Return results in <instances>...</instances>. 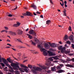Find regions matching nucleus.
I'll return each mask as SVG.
<instances>
[{"mask_svg":"<svg viewBox=\"0 0 74 74\" xmlns=\"http://www.w3.org/2000/svg\"><path fill=\"white\" fill-rule=\"evenodd\" d=\"M1 64L2 67H4V66H5V64H4L3 63H1Z\"/></svg>","mask_w":74,"mask_h":74,"instance_id":"09e8293b","label":"nucleus"},{"mask_svg":"<svg viewBox=\"0 0 74 74\" xmlns=\"http://www.w3.org/2000/svg\"><path fill=\"white\" fill-rule=\"evenodd\" d=\"M19 70L21 72H25V71L26 73L28 72V70L26 69H23V68H19Z\"/></svg>","mask_w":74,"mask_h":74,"instance_id":"39448f33","label":"nucleus"},{"mask_svg":"<svg viewBox=\"0 0 74 74\" xmlns=\"http://www.w3.org/2000/svg\"><path fill=\"white\" fill-rule=\"evenodd\" d=\"M35 42H36V43H37V44H38L40 43V41H39V40L37 39H35Z\"/></svg>","mask_w":74,"mask_h":74,"instance_id":"412c9836","label":"nucleus"},{"mask_svg":"<svg viewBox=\"0 0 74 74\" xmlns=\"http://www.w3.org/2000/svg\"><path fill=\"white\" fill-rule=\"evenodd\" d=\"M56 68L57 70H60V69H62V68L59 66H56Z\"/></svg>","mask_w":74,"mask_h":74,"instance_id":"c756f323","label":"nucleus"},{"mask_svg":"<svg viewBox=\"0 0 74 74\" xmlns=\"http://www.w3.org/2000/svg\"><path fill=\"white\" fill-rule=\"evenodd\" d=\"M34 32V31H33V29H31L30 30V31H29V33L30 34H33V33Z\"/></svg>","mask_w":74,"mask_h":74,"instance_id":"4be33fe9","label":"nucleus"},{"mask_svg":"<svg viewBox=\"0 0 74 74\" xmlns=\"http://www.w3.org/2000/svg\"><path fill=\"white\" fill-rule=\"evenodd\" d=\"M64 46L65 47H66V48H68V47H69L67 46V44H65Z\"/></svg>","mask_w":74,"mask_h":74,"instance_id":"0e129e2a","label":"nucleus"},{"mask_svg":"<svg viewBox=\"0 0 74 74\" xmlns=\"http://www.w3.org/2000/svg\"><path fill=\"white\" fill-rule=\"evenodd\" d=\"M68 30L70 32H71V31H72V29H71V26H69L68 28Z\"/></svg>","mask_w":74,"mask_h":74,"instance_id":"7c9ffc66","label":"nucleus"},{"mask_svg":"<svg viewBox=\"0 0 74 74\" xmlns=\"http://www.w3.org/2000/svg\"><path fill=\"white\" fill-rule=\"evenodd\" d=\"M21 66L22 67H23V68H26V69H28V67H27V66H25L23 64L21 65Z\"/></svg>","mask_w":74,"mask_h":74,"instance_id":"5701e85b","label":"nucleus"},{"mask_svg":"<svg viewBox=\"0 0 74 74\" xmlns=\"http://www.w3.org/2000/svg\"><path fill=\"white\" fill-rule=\"evenodd\" d=\"M50 2L51 4H53V2H52V1L51 0H50Z\"/></svg>","mask_w":74,"mask_h":74,"instance_id":"052dcab7","label":"nucleus"},{"mask_svg":"<svg viewBox=\"0 0 74 74\" xmlns=\"http://www.w3.org/2000/svg\"><path fill=\"white\" fill-rule=\"evenodd\" d=\"M36 32H33V33H32V35L33 36H36Z\"/></svg>","mask_w":74,"mask_h":74,"instance_id":"c85d7f7f","label":"nucleus"},{"mask_svg":"<svg viewBox=\"0 0 74 74\" xmlns=\"http://www.w3.org/2000/svg\"><path fill=\"white\" fill-rule=\"evenodd\" d=\"M60 66L61 67H64V65L62 64H60Z\"/></svg>","mask_w":74,"mask_h":74,"instance_id":"37998d69","label":"nucleus"},{"mask_svg":"<svg viewBox=\"0 0 74 74\" xmlns=\"http://www.w3.org/2000/svg\"><path fill=\"white\" fill-rule=\"evenodd\" d=\"M51 69L52 71H56V67L54 66L53 67H51Z\"/></svg>","mask_w":74,"mask_h":74,"instance_id":"dca6fc26","label":"nucleus"},{"mask_svg":"<svg viewBox=\"0 0 74 74\" xmlns=\"http://www.w3.org/2000/svg\"><path fill=\"white\" fill-rule=\"evenodd\" d=\"M1 60H2V59H1V58H0V62H2V61Z\"/></svg>","mask_w":74,"mask_h":74,"instance_id":"e2e57ef3","label":"nucleus"},{"mask_svg":"<svg viewBox=\"0 0 74 74\" xmlns=\"http://www.w3.org/2000/svg\"><path fill=\"white\" fill-rule=\"evenodd\" d=\"M17 41H19V42H21V43H22V44H23V42L21 41V40H20L17 39Z\"/></svg>","mask_w":74,"mask_h":74,"instance_id":"49530a36","label":"nucleus"},{"mask_svg":"<svg viewBox=\"0 0 74 74\" xmlns=\"http://www.w3.org/2000/svg\"><path fill=\"white\" fill-rule=\"evenodd\" d=\"M32 69H32L31 71L34 73H36V71H41L42 70V69H41V68L38 67L36 68V66L32 67Z\"/></svg>","mask_w":74,"mask_h":74,"instance_id":"f03ea898","label":"nucleus"},{"mask_svg":"<svg viewBox=\"0 0 74 74\" xmlns=\"http://www.w3.org/2000/svg\"><path fill=\"white\" fill-rule=\"evenodd\" d=\"M65 66H66V67H74V66L70 64H67L65 65Z\"/></svg>","mask_w":74,"mask_h":74,"instance_id":"ddd939ff","label":"nucleus"},{"mask_svg":"<svg viewBox=\"0 0 74 74\" xmlns=\"http://www.w3.org/2000/svg\"><path fill=\"white\" fill-rule=\"evenodd\" d=\"M6 30H4L1 31V33H3V32H5Z\"/></svg>","mask_w":74,"mask_h":74,"instance_id":"8fccbe9b","label":"nucleus"},{"mask_svg":"<svg viewBox=\"0 0 74 74\" xmlns=\"http://www.w3.org/2000/svg\"><path fill=\"white\" fill-rule=\"evenodd\" d=\"M7 42L8 41L9 42H10V41H11L10 40H9V39H8L7 40Z\"/></svg>","mask_w":74,"mask_h":74,"instance_id":"774afa93","label":"nucleus"},{"mask_svg":"<svg viewBox=\"0 0 74 74\" xmlns=\"http://www.w3.org/2000/svg\"><path fill=\"white\" fill-rule=\"evenodd\" d=\"M54 63H56V62H58V61L55 60L53 61Z\"/></svg>","mask_w":74,"mask_h":74,"instance_id":"6e6d98bb","label":"nucleus"},{"mask_svg":"<svg viewBox=\"0 0 74 74\" xmlns=\"http://www.w3.org/2000/svg\"><path fill=\"white\" fill-rule=\"evenodd\" d=\"M52 58H53L54 60H58L59 59V58L56 57H52Z\"/></svg>","mask_w":74,"mask_h":74,"instance_id":"a878e982","label":"nucleus"},{"mask_svg":"<svg viewBox=\"0 0 74 74\" xmlns=\"http://www.w3.org/2000/svg\"><path fill=\"white\" fill-rule=\"evenodd\" d=\"M30 7H31L33 8L34 9V10H36V8H37L36 6L35 5H32L30 6Z\"/></svg>","mask_w":74,"mask_h":74,"instance_id":"6ab92c4d","label":"nucleus"},{"mask_svg":"<svg viewBox=\"0 0 74 74\" xmlns=\"http://www.w3.org/2000/svg\"><path fill=\"white\" fill-rule=\"evenodd\" d=\"M62 62L63 63H67V61H66L65 60H62Z\"/></svg>","mask_w":74,"mask_h":74,"instance_id":"58836bf2","label":"nucleus"},{"mask_svg":"<svg viewBox=\"0 0 74 74\" xmlns=\"http://www.w3.org/2000/svg\"><path fill=\"white\" fill-rule=\"evenodd\" d=\"M27 35L29 36L28 38H29V39H32V38H33V36H31V35H29V34H27Z\"/></svg>","mask_w":74,"mask_h":74,"instance_id":"b1692460","label":"nucleus"},{"mask_svg":"<svg viewBox=\"0 0 74 74\" xmlns=\"http://www.w3.org/2000/svg\"><path fill=\"white\" fill-rule=\"evenodd\" d=\"M48 44H50V45L51 47H53V48H55V47H57L56 45V44H55L54 43H51V42H49Z\"/></svg>","mask_w":74,"mask_h":74,"instance_id":"0eeeda50","label":"nucleus"},{"mask_svg":"<svg viewBox=\"0 0 74 74\" xmlns=\"http://www.w3.org/2000/svg\"><path fill=\"white\" fill-rule=\"evenodd\" d=\"M14 70H18V69L16 68H14Z\"/></svg>","mask_w":74,"mask_h":74,"instance_id":"603ef678","label":"nucleus"},{"mask_svg":"<svg viewBox=\"0 0 74 74\" xmlns=\"http://www.w3.org/2000/svg\"><path fill=\"white\" fill-rule=\"evenodd\" d=\"M45 47L46 49H49V45L48 43H45Z\"/></svg>","mask_w":74,"mask_h":74,"instance_id":"9d476101","label":"nucleus"},{"mask_svg":"<svg viewBox=\"0 0 74 74\" xmlns=\"http://www.w3.org/2000/svg\"><path fill=\"white\" fill-rule=\"evenodd\" d=\"M12 48V49L13 50V51H16V49L12 48Z\"/></svg>","mask_w":74,"mask_h":74,"instance_id":"5fc2aeb1","label":"nucleus"},{"mask_svg":"<svg viewBox=\"0 0 74 74\" xmlns=\"http://www.w3.org/2000/svg\"><path fill=\"white\" fill-rule=\"evenodd\" d=\"M8 32H9L8 33H9V34H10L11 35H12V32H13L12 31H8Z\"/></svg>","mask_w":74,"mask_h":74,"instance_id":"4c0bfd02","label":"nucleus"},{"mask_svg":"<svg viewBox=\"0 0 74 74\" xmlns=\"http://www.w3.org/2000/svg\"><path fill=\"white\" fill-rule=\"evenodd\" d=\"M7 60L9 63H11L10 65L12 67H16L17 68H19V66H18V64H15L12 62V61L10 60V58H9L7 59Z\"/></svg>","mask_w":74,"mask_h":74,"instance_id":"f257e3e1","label":"nucleus"},{"mask_svg":"<svg viewBox=\"0 0 74 74\" xmlns=\"http://www.w3.org/2000/svg\"><path fill=\"white\" fill-rule=\"evenodd\" d=\"M72 61L73 62H74V58H73L72 59Z\"/></svg>","mask_w":74,"mask_h":74,"instance_id":"13d9d810","label":"nucleus"},{"mask_svg":"<svg viewBox=\"0 0 74 74\" xmlns=\"http://www.w3.org/2000/svg\"><path fill=\"white\" fill-rule=\"evenodd\" d=\"M16 33L13 32H12V36H15L16 35Z\"/></svg>","mask_w":74,"mask_h":74,"instance_id":"e433bc0d","label":"nucleus"},{"mask_svg":"<svg viewBox=\"0 0 74 74\" xmlns=\"http://www.w3.org/2000/svg\"><path fill=\"white\" fill-rule=\"evenodd\" d=\"M50 63L49 64H46V65H47V66H49L50 65Z\"/></svg>","mask_w":74,"mask_h":74,"instance_id":"680f3d73","label":"nucleus"},{"mask_svg":"<svg viewBox=\"0 0 74 74\" xmlns=\"http://www.w3.org/2000/svg\"><path fill=\"white\" fill-rule=\"evenodd\" d=\"M17 33L18 34H22L23 32L22 31L19 29L17 30Z\"/></svg>","mask_w":74,"mask_h":74,"instance_id":"9b49d317","label":"nucleus"},{"mask_svg":"<svg viewBox=\"0 0 74 74\" xmlns=\"http://www.w3.org/2000/svg\"><path fill=\"white\" fill-rule=\"evenodd\" d=\"M74 36L73 35H71L69 37V39H70V40H74Z\"/></svg>","mask_w":74,"mask_h":74,"instance_id":"2eb2a0df","label":"nucleus"},{"mask_svg":"<svg viewBox=\"0 0 74 74\" xmlns=\"http://www.w3.org/2000/svg\"><path fill=\"white\" fill-rule=\"evenodd\" d=\"M47 52L48 53H49V56H55V54L54 53H53L51 51H47Z\"/></svg>","mask_w":74,"mask_h":74,"instance_id":"423d86ee","label":"nucleus"},{"mask_svg":"<svg viewBox=\"0 0 74 74\" xmlns=\"http://www.w3.org/2000/svg\"><path fill=\"white\" fill-rule=\"evenodd\" d=\"M2 59L3 61V63L5 64L8 67H9V68L10 69H12V68L11 66L10 65L8 64V61L5 58H2Z\"/></svg>","mask_w":74,"mask_h":74,"instance_id":"7ed1b4c3","label":"nucleus"},{"mask_svg":"<svg viewBox=\"0 0 74 74\" xmlns=\"http://www.w3.org/2000/svg\"><path fill=\"white\" fill-rule=\"evenodd\" d=\"M38 47L39 48H41V45H38Z\"/></svg>","mask_w":74,"mask_h":74,"instance_id":"bf43d9fd","label":"nucleus"},{"mask_svg":"<svg viewBox=\"0 0 74 74\" xmlns=\"http://www.w3.org/2000/svg\"><path fill=\"white\" fill-rule=\"evenodd\" d=\"M8 16L9 17H12V14H10V13H8Z\"/></svg>","mask_w":74,"mask_h":74,"instance_id":"a19ab883","label":"nucleus"},{"mask_svg":"<svg viewBox=\"0 0 74 74\" xmlns=\"http://www.w3.org/2000/svg\"><path fill=\"white\" fill-rule=\"evenodd\" d=\"M62 46H60L59 47H58V49L59 50H62Z\"/></svg>","mask_w":74,"mask_h":74,"instance_id":"f704fd0d","label":"nucleus"},{"mask_svg":"<svg viewBox=\"0 0 74 74\" xmlns=\"http://www.w3.org/2000/svg\"><path fill=\"white\" fill-rule=\"evenodd\" d=\"M60 4L62 7H63V6H64V3H63V2H62V4L61 2L60 3Z\"/></svg>","mask_w":74,"mask_h":74,"instance_id":"ea45409f","label":"nucleus"},{"mask_svg":"<svg viewBox=\"0 0 74 74\" xmlns=\"http://www.w3.org/2000/svg\"><path fill=\"white\" fill-rule=\"evenodd\" d=\"M66 10H64V11H63V12L64 13V14H63V16H67V14H66Z\"/></svg>","mask_w":74,"mask_h":74,"instance_id":"f3484780","label":"nucleus"},{"mask_svg":"<svg viewBox=\"0 0 74 74\" xmlns=\"http://www.w3.org/2000/svg\"><path fill=\"white\" fill-rule=\"evenodd\" d=\"M41 51H43V54L44 56H47V52H46V51H47V50L44 48H43L41 49Z\"/></svg>","mask_w":74,"mask_h":74,"instance_id":"20e7f679","label":"nucleus"},{"mask_svg":"<svg viewBox=\"0 0 74 74\" xmlns=\"http://www.w3.org/2000/svg\"><path fill=\"white\" fill-rule=\"evenodd\" d=\"M71 47L73 49H74V45L73 44H71Z\"/></svg>","mask_w":74,"mask_h":74,"instance_id":"de8ad7c7","label":"nucleus"},{"mask_svg":"<svg viewBox=\"0 0 74 74\" xmlns=\"http://www.w3.org/2000/svg\"><path fill=\"white\" fill-rule=\"evenodd\" d=\"M20 25V23H19L18 22H17V24H14V27H18V26H19Z\"/></svg>","mask_w":74,"mask_h":74,"instance_id":"4468645a","label":"nucleus"},{"mask_svg":"<svg viewBox=\"0 0 74 74\" xmlns=\"http://www.w3.org/2000/svg\"><path fill=\"white\" fill-rule=\"evenodd\" d=\"M46 72L48 74H50L51 73V70H48Z\"/></svg>","mask_w":74,"mask_h":74,"instance_id":"2f4dec72","label":"nucleus"},{"mask_svg":"<svg viewBox=\"0 0 74 74\" xmlns=\"http://www.w3.org/2000/svg\"><path fill=\"white\" fill-rule=\"evenodd\" d=\"M51 20H48L46 21V24L47 25H49L50 23H51Z\"/></svg>","mask_w":74,"mask_h":74,"instance_id":"a211bd4d","label":"nucleus"},{"mask_svg":"<svg viewBox=\"0 0 74 74\" xmlns=\"http://www.w3.org/2000/svg\"><path fill=\"white\" fill-rule=\"evenodd\" d=\"M36 14H41V12H36Z\"/></svg>","mask_w":74,"mask_h":74,"instance_id":"3c124183","label":"nucleus"},{"mask_svg":"<svg viewBox=\"0 0 74 74\" xmlns=\"http://www.w3.org/2000/svg\"><path fill=\"white\" fill-rule=\"evenodd\" d=\"M66 43L68 44H69V45H70L71 44V42L69 40H68V41H66Z\"/></svg>","mask_w":74,"mask_h":74,"instance_id":"473e14b6","label":"nucleus"},{"mask_svg":"<svg viewBox=\"0 0 74 74\" xmlns=\"http://www.w3.org/2000/svg\"><path fill=\"white\" fill-rule=\"evenodd\" d=\"M11 69V70H10V72H11V73H14V71L13 70H12V69Z\"/></svg>","mask_w":74,"mask_h":74,"instance_id":"a18cd8bd","label":"nucleus"},{"mask_svg":"<svg viewBox=\"0 0 74 74\" xmlns=\"http://www.w3.org/2000/svg\"><path fill=\"white\" fill-rule=\"evenodd\" d=\"M70 53V50L66 51L64 52V53H65L66 54L67 53Z\"/></svg>","mask_w":74,"mask_h":74,"instance_id":"393cba45","label":"nucleus"},{"mask_svg":"<svg viewBox=\"0 0 74 74\" xmlns=\"http://www.w3.org/2000/svg\"><path fill=\"white\" fill-rule=\"evenodd\" d=\"M30 51H31V52L32 53H34V50H30Z\"/></svg>","mask_w":74,"mask_h":74,"instance_id":"864d4df0","label":"nucleus"},{"mask_svg":"<svg viewBox=\"0 0 74 74\" xmlns=\"http://www.w3.org/2000/svg\"><path fill=\"white\" fill-rule=\"evenodd\" d=\"M28 67L29 68H30V69H32V66L31 65H28Z\"/></svg>","mask_w":74,"mask_h":74,"instance_id":"72a5a7b5","label":"nucleus"},{"mask_svg":"<svg viewBox=\"0 0 74 74\" xmlns=\"http://www.w3.org/2000/svg\"><path fill=\"white\" fill-rule=\"evenodd\" d=\"M57 72L58 73H64V72H65V71L64 70L60 69L57 71Z\"/></svg>","mask_w":74,"mask_h":74,"instance_id":"f8f14e48","label":"nucleus"},{"mask_svg":"<svg viewBox=\"0 0 74 74\" xmlns=\"http://www.w3.org/2000/svg\"><path fill=\"white\" fill-rule=\"evenodd\" d=\"M26 15L27 16H33V14H32V13L29 12H26Z\"/></svg>","mask_w":74,"mask_h":74,"instance_id":"6e6552de","label":"nucleus"},{"mask_svg":"<svg viewBox=\"0 0 74 74\" xmlns=\"http://www.w3.org/2000/svg\"><path fill=\"white\" fill-rule=\"evenodd\" d=\"M23 15L24 16H26V15H26V13H24L23 14Z\"/></svg>","mask_w":74,"mask_h":74,"instance_id":"338daca9","label":"nucleus"},{"mask_svg":"<svg viewBox=\"0 0 74 74\" xmlns=\"http://www.w3.org/2000/svg\"><path fill=\"white\" fill-rule=\"evenodd\" d=\"M70 56H73L74 55V54L73 53H70Z\"/></svg>","mask_w":74,"mask_h":74,"instance_id":"4d7b16f0","label":"nucleus"},{"mask_svg":"<svg viewBox=\"0 0 74 74\" xmlns=\"http://www.w3.org/2000/svg\"><path fill=\"white\" fill-rule=\"evenodd\" d=\"M67 38H68V36H67V34L65 35L64 37V40L65 41H66V40H67Z\"/></svg>","mask_w":74,"mask_h":74,"instance_id":"aec40b11","label":"nucleus"},{"mask_svg":"<svg viewBox=\"0 0 74 74\" xmlns=\"http://www.w3.org/2000/svg\"><path fill=\"white\" fill-rule=\"evenodd\" d=\"M30 42H32V45H36V43L32 41V40H30Z\"/></svg>","mask_w":74,"mask_h":74,"instance_id":"bb28decb","label":"nucleus"},{"mask_svg":"<svg viewBox=\"0 0 74 74\" xmlns=\"http://www.w3.org/2000/svg\"><path fill=\"white\" fill-rule=\"evenodd\" d=\"M42 67L43 70H45V69H47V67Z\"/></svg>","mask_w":74,"mask_h":74,"instance_id":"79ce46f5","label":"nucleus"},{"mask_svg":"<svg viewBox=\"0 0 74 74\" xmlns=\"http://www.w3.org/2000/svg\"><path fill=\"white\" fill-rule=\"evenodd\" d=\"M51 57V58H49V60H50V61H53V59Z\"/></svg>","mask_w":74,"mask_h":74,"instance_id":"c9c22d12","label":"nucleus"},{"mask_svg":"<svg viewBox=\"0 0 74 74\" xmlns=\"http://www.w3.org/2000/svg\"><path fill=\"white\" fill-rule=\"evenodd\" d=\"M65 50L66 47H62V49H61V52H62V53H64L65 51H66Z\"/></svg>","mask_w":74,"mask_h":74,"instance_id":"1a4fd4ad","label":"nucleus"},{"mask_svg":"<svg viewBox=\"0 0 74 74\" xmlns=\"http://www.w3.org/2000/svg\"><path fill=\"white\" fill-rule=\"evenodd\" d=\"M66 61H67V62H70V61H72V59H70L69 58H67Z\"/></svg>","mask_w":74,"mask_h":74,"instance_id":"cd10ccee","label":"nucleus"},{"mask_svg":"<svg viewBox=\"0 0 74 74\" xmlns=\"http://www.w3.org/2000/svg\"><path fill=\"white\" fill-rule=\"evenodd\" d=\"M7 45H9L10 46H12V45L11 44H9V43L7 44Z\"/></svg>","mask_w":74,"mask_h":74,"instance_id":"69168bd1","label":"nucleus"},{"mask_svg":"<svg viewBox=\"0 0 74 74\" xmlns=\"http://www.w3.org/2000/svg\"><path fill=\"white\" fill-rule=\"evenodd\" d=\"M5 30H8V27H5Z\"/></svg>","mask_w":74,"mask_h":74,"instance_id":"c03bdc74","label":"nucleus"}]
</instances>
